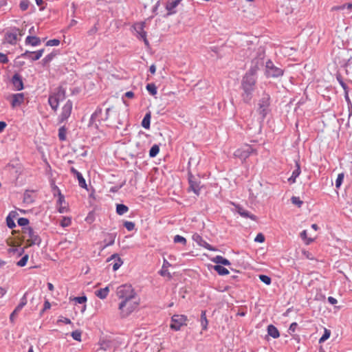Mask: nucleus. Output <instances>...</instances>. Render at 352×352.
I'll list each match as a JSON object with an SVG mask.
<instances>
[{
    "label": "nucleus",
    "mask_w": 352,
    "mask_h": 352,
    "mask_svg": "<svg viewBox=\"0 0 352 352\" xmlns=\"http://www.w3.org/2000/svg\"><path fill=\"white\" fill-rule=\"evenodd\" d=\"M259 279L262 283L267 285H270L272 282L271 278L269 276L265 274H260Z\"/></svg>",
    "instance_id": "ea45409f"
},
{
    "label": "nucleus",
    "mask_w": 352,
    "mask_h": 352,
    "mask_svg": "<svg viewBox=\"0 0 352 352\" xmlns=\"http://www.w3.org/2000/svg\"><path fill=\"white\" fill-rule=\"evenodd\" d=\"M67 131L64 126H62L58 130V138L60 141H65Z\"/></svg>",
    "instance_id": "72a5a7b5"
},
{
    "label": "nucleus",
    "mask_w": 352,
    "mask_h": 352,
    "mask_svg": "<svg viewBox=\"0 0 352 352\" xmlns=\"http://www.w3.org/2000/svg\"><path fill=\"white\" fill-rule=\"evenodd\" d=\"M18 223L19 226H22L23 228H26V226L29 223V220L26 218H20L18 220Z\"/></svg>",
    "instance_id": "8fccbe9b"
},
{
    "label": "nucleus",
    "mask_w": 352,
    "mask_h": 352,
    "mask_svg": "<svg viewBox=\"0 0 352 352\" xmlns=\"http://www.w3.org/2000/svg\"><path fill=\"white\" fill-rule=\"evenodd\" d=\"M30 2L28 0H21L19 3L20 9L22 11H25L29 8Z\"/></svg>",
    "instance_id": "a19ab883"
},
{
    "label": "nucleus",
    "mask_w": 352,
    "mask_h": 352,
    "mask_svg": "<svg viewBox=\"0 0 352 352\" xmlns=\"http://www.w3.org/2000/svg\"><path fill=\"white\" fill-rule=\"evenodd\" d=\"M160 151L159 146L156 144L153 145L151 148H150V156L151 157H155Z\"/></svg>",
    "instance_id": "4c0bfd02"
},
{
    "label": "nucleus",
    "mask_w": 352,
    "mask_h": 352,
    "mask_svg": "<svg viewBox=\"0 0 352 352\" xmlns=\"http://www.w3.org/2000/svg\"><path fill=\"white\" fill-rule=\"evenodd\" d=\"M291 201L293 204L298 206V207H300L302 202L300 201V198L296 196H293L291 198Z\"/></svg>",
    "instance_id": "09e8293b"
},
{
    "label": "nucleus",
    "mask_w": 352,
    "mask_h": 352,
    "mask_svg": "<svg viewBox=\"0 0 352 352\" xmlns=\"http://www.w3.org/2000/svg\"><path fill=\"white\" fill-rule=\"evenodd\" d=\"M340 85L344 88L345 90V97L346 100H349V95H348V91H347V86L345 85L344 82H340Z\"/></svg>",
    "instance_id": "4d7b16f0"
},
{
    "label": "nucleus",
    "mask_w": 352,
    "mask_h": 352,
    "mask_svg": "<svg viewBox=\"0 0 352 352\" xmlns=\"http://www.w3.org/2000/svg\"><path fill=\"white\" fill-rule=\"evenodd\" d=\"M256 78L252 72H249L244 76L242 80V88L243 94V100L245 102H249L252 98V94L254 89Z\"/></svg>",
    "instance_id": "f03ea898"
},
{
    "label": "nucleus",
    "mask_w": 352,
    "mask_h": 352,
    "mask_svg": "<svg viewBox=\"0 0 352 352\" xmlns=\"http://www.w3.org/2000/svg\"><path fill=\"white\" fill-rule=\"evenodd\" d=\"M109 292V287L107 286L105 287L104 288H102L96 291L95 294L100 299L104 300L107 297Z\"/></svg>",
    "instance_id": "4be33fe9"
},
{
    "label": "nucleus",
    "mask_w": 352,
    "mask_h": 352,
    "mask_svg": "<svg viewBox=\"0 0 352 352\" xmlns=\"http://www.w3.org/2000/svg\"><path fill=\"white\" fill-rule=\"evenodd\" d=\"M58 322H63V323L67 324L72 323L70 319H68V318H65V317H60L59 319L58 320Z\"/></svg>",
    "instance_id": "6e6d98bb"
},
{
    "label": "nucleus",
    "mask_w": 352,
    "mask_h": 352,
    "mask_svg": "<svg viewBox=\"0 0 352 352\" xmlns=\"http://www.w3.org/2000/svg\"><path fill=\"white\" fill-rule=\"evenodd\" d=\"M98 31V29L96 28V26H94L92 28H91L89 32H88V34L89 35H93L94 34H96Z\"/></svg>",
    "instance_id": "13d9d810"
},
{
    "label": "nucleus",
    "mask_w": 352,
    "mask_h": 352,
    "mask_svg": "<svg viewBox=\"0 0 352 352\" xmlns=\"http://www.w3.org/2000/svg\"><path fill=\"white\" fill-rule=\"evenodd\" d=\"M213 261L215 263L221 264L225 266L230 265V261L221 256H217L216 257L214 258Z\"/></svg>",
    "instance_id": "393cba45"
},
{
    "label": "nucleus",
    "mask_w": 352,
    "mask_h": 352,
    "mask_svg": "<svg viewBox=\"0 0 352 352\" xmlns=\"http://www.w3.org/2000/svg\"><path fill=\"white\" fill-rule=\"evenodd\" d=\"M236 210H238V212L241 214V217H245V218H250L252 220H254L255 219V217L253 214H251L250 213V212H248L246 210H245L244 209H243L241 207H238V208H236Z\"/></svg>",
    "instance_id": "c85d7f7f"
},
{
    "label": "nucleus",
    "mask_w": 352,
    "mask_h": 352,
    "mask_svg": "<svg viewBox=\"0 0 352 352\" xmlns=\"http://www.w3.org/2000/svg\"><path fill=\"white\" fill-rule=\"evenodd\" d=\"M6 221L9 228L12 229L13 228L16 227V223H14V220L11 218L10 215L8 216Z\"/></svg>",
    "instance_id": "de8ad7c7"
},
{
    "label": "nucleus",
    "mask_w": 352,
    "mask_h": 352,
    "mask_svg": "<svg viewBox=\"0 0 352 352\" xmlns=\"http://www.w3.org/2000/svg\"><path fill=\"white\" fill-rule=\"evenodd\" d=\"M27 298L25 295L22 297L21 299L20 303L18 305V306L16 307L14 310L12 311V315H17V314L22 309L23 307H24L27 304Z\"/></svg>",
    "instance_id": "a878e982"
},
{
    "label": "nucleus",
    "mask_w": 352,
    "mask_h": 352,
    "mask_svg": "<svg viewBox=\"0 0 352 352\" xmlns=\"http://www.w3.org/2000/svg\"><path fill=\"white\" fill-rule=\"evenodd\" d=\"M330 335H331L330 330L327 329V328H325L324 329V333H323L322 337H320V339H319V343L324 342L325 340H327L330 337Z\"/></svg>",
    "instance_id": "f704fd0d"
},
{
    "label": "nucleus",
    "mask_w": 352,
    "mask_h": 352,
    "mask_svg": "<svg viewBox=\"0 0 352 352\" xmlns=\"http://www.w3.org/2000/svg\"><path fill=\"white\" fill-rule=\"evenodd\" d=\"M187 318L184 315H174L171 319L170 328L179 331L181 327L186 325Z\"/></svg>",
    "instance_id": "6e6552de"
},
{
    "label": "nucleus",
    "mask_w": 352,
    "mask_h": 352,
    "mask_svg": "<svg viewBox=\"0 0 352 352\" xmlns=\"http://www.w3.org/2000/svg\"><path fill=\"white\" fill-rule=\"evenodd\" d=\"M265 76L268 78H278L283 74V71L280 67L274 65L272 60L265 63Z\"/></svg>",
    "instance_id": "423d86ee"
},
{
    "label": "nucleus",
    "mask_w": 352,
    "mask_h": 352,
    "mask_svg": "<svg viewBox=\"0 0 352 352\" xmlns=\"http://www.w3.org/2000/svg\"><path fill=\"white\" fill-rule=\"evenodd\" d=\"M145 25H146L145 22L137 23L134 24L133 28L137 34V37L139 39H142L146 47H148L149 43L146 38V32L144 31Z\"/></svg>",
    "instance_id": "1a4fd4ad"
},
{
    "label": "nucleus",
    "mask_w": 352,
    "mask_h": 352,
    "mask_svg": "<svg viewBox=\"0 0 352 352\" xmlns=\"http://www.w3.org/2000/svg\"><path fill=\"white\" fill-rule=\"evenodd\" d=\"M328 301H329L331 304H332V305H335V304H336V303H337V302H338V301H337V300H336V298H333V297H331V296H330V297H329V298H328Z\"/></svg>",
    "instance_id": "0e129e2a"
},
{
    "label": "nucleus",
    "mask_w": 352,
    "mask_h": 352,
    "mask_svg": "<svg viewBox=\"0 0 352 352\" xmlns=\"http://www.w3.org/2000/svg\"><path fill=\"white\" fill-rule=\"evenodd\" d=\"M113 108H107L106 109V117H105V120H107L109 118V115H110V113H111L113 111Z\"/></svg>",
    "instance_id": "052dcab7"
},
{
    "label": "nucleus",
    "mask_w": 352,
    "mask_h": 352,
    "mask_svg": "<svg viewBox=\"0 0 352 352\" xmlns=\"http://www.w3.org/2000/svg\"><path fill=\"white\" fill-rule=\"evenodd\" d=\"M72 109V103L70 100H67L64 105L62 106L61 111L58 116V122L63 123L67 120L70 116Z\"/></svg>",
    "instance_id": "9d476101"
},
{
    "label": "nucleus",
    "mask_w": 352,
    "mask_h": 352,
    "mask_svg": "<svg viewBox=\"0 0 352 352\" xmlns=\"http://www.w3.org/2000/svg\"><path fill=\"white\" fill-rule=\"evenodd\" d=\"M146 89L152 96H155L157 94V87L154 84H148L146 85Z\"/></svg>",
    "instance_id": "c9c22d12"
},
{
    "label": "nucleus",
    "mask_w": 352,
    "mask_h": 352,
    "mask_svg": "<svg viewBox=\"0 0 352 352\" xmlns=\"http://www.w3.org/2000/svg\"><path fill=\"white\" fill-rule=\"evenodd\" d=\"M265 241L264 235L262 233H258L254 238V241L258 243H263Z\"/></svg>",
    "instance_id": "5fc2aeb1"
},
{
    "label": "nucleus",
    "mask_w": 352,
    "mask_h": 352,
    "mask_svg": "<svg viewBox=\"0 0 352 352\" xmlns=\"http://www.w3.org/2000/svg\"><path fill=\"white\" fill-rule=\"evenodd\" d=\"M41 43V39L35 36H28L25 39V44L32 47L38 46Z\"/></svg>",
    "instance_id": "aec40b11"
},
{
    "label": "nucleus",
    "mask_w": 352,
    "mask_h": 352,
    "mask_svg": "<svg viewBox=\"0 0 352 352\" xmlns=\"http://www.w3.org/2000/svg\"><path fill=\"white\" fill-rule=\"evenodd\" d=\"M54 189L57 191L58 194V201H57V209L58 212L65 213L69 211L68 204L66 202L65 196L60 192V190L58 186H55Z\"/></svg>",
    "instance_id": "9b49d317"
},
{
    "label": "nucleus",
    "mask_w": 352,
    "mask_h": 352,
    "mask_svg": "<svg viewBox=\"0 0 352 352\" xmlns=\"http://www.w3.org/2000/svg\"><path fill=\"white\" fill-rule=\"evenodd\" d=\"M259 107L258 109V113L261 115L262 118L263 119L265 116L269 113V107H270V98L269 97L263 98L259 102Z\"/></svg>",
    "instance_id": "ddd939ff"
},
{
    "label": "nucleus",
    "mask_w": 352,
    "mask_h": 352,
    "mask_svg": "<svg viewBox=\"0 0 352 352\" xmlns=\"http://www.w3.org/2000/svg\"><path fill=\"white\" fill-rule=\"evenodd\" d=\"M72 338L80 342L81 340V332L78 330L74 331L71 333Z\"/></svg>",
    "instance_id": "c03bdc74"
},
{
    "label": "nucleus",
    "mask_w": 352,
    "mask_h": 352,
    "mask_svg": "<svg viewBox=\"0 0 352 352\" xmlns=\"http://www.w3.org/2000/svg\"><path fill=\"white\" fill-rule=\"evenodd\" d=\"M107 261H113V271H116L120 267V266H121L123 264V261L117 254H113V255L111 256L110 258H108Z\"/></svg>",
    "instance_id": "6ab92c4d"
},
{
    "label": "nucleus",
    "mask_w": 352,
    "mask_h": 352,
    "mask_svg": "<svg viewBox=\"0 0 352 352\" xmlns=\"http://www.w3.org/2000/svg\"><path fill=\"white\" fill-rule=\"evenodd\" d=\"M18 41V36L16 32H7L4 35V42L10 45H16Z\"/></svg>",
    "instance_id": "a211bd4d"
},
{
    "label": "nucleus",
    "mask_w": 352,
    "mask_h": 352,
    "mask_svg": "<svg viewBox=\"0 0 352 352\" xmlns=\"http://www.w3.org/2000/svg\"><path fill=\"white\" fill-rule=\"evenodd\" d=\"M344 173H340L338 175L336 181V186L337 188H339L342 185V181L344 179Z\"/></svg>",
    "instance_id": "58836bf2"
},
{
    "label": "nucleus",
    "mask_w": 352,
    "mask_h": 352,
    "mask_svg": "<svg viewBox=\"0 0 352 352\" xmlns=\"http://www.w3.org/2000/svg\"><path fill=\"white\" fill-rule=\"evenodd\" d=\"M6 122H3V121H0V132L3 131L4 129L6 128Z\"/></svg>",
    "instance_id": "680f3d73"
},
{
    "label": "nucleus",
    "mask_w": 352,
    "mask_h": 352,
    "mask_svg": "<svg viewBox=\"0 0 352 352\" xmlns=\"http://www.w3.org/2000/svg\"><path fill=\"white\" fill-rule=\"evenodd\" d=\"M116 296L121 300L138 298L133 287L127 284L120 285L117 288Z\"/></svg>",
    "instance_id": "20e7f679"
},
{
    "label": "nucleus",
    "mask_w": 352,
    "mask_h": 352,
    "mask_svg": "<svg viewBox=\"0 0 352 352\" xmlns=\"http://www.w3.org/2000/svg\"><path fill=\"white\" fill-rule=\"evenodd\" d=\"M155 71H156V67H155V65H151L150 66V73L152 74H154L155 73Z\"/></svg>",
    "instance_id": "774afa93"
},
{
    "label": "nucleus",
    "mask_w": 352,
    "mask_h": 352,
    "mask_svg": "<svg viewBox=\"0 0 352 352\" xmlns=\"http://www.w3.org/2000/svg\"><path fill=\"white\" fill-rule=\"evenodd\" d=\"M267 332L269 336H272L274 338H277L280 337V333L278 328L272 324L268 326Z\"/></svg>",
    "instance_id": "b1692460"
},
{
    "label": "nucleus",
    "mask_w": 352,
    "mask_h": 352,
    "mask_svg": "<svg viewBox=\"0 0 352 352\" xmlns=\"http://www.w3.org/2000/svg\"><path fill=\"white\" fill-rule=\"evenodd\" d=\"M71 222L72 220L70 217H64L60 220V225L61 227L66 228L69 227L71 225Z\"/></svg>",
    "instance_id": "473e14b6"
},
{
    "label": "nucleus",
    "mask_w": 352,
    "mask_h": 352,
    "mask_svg": "<svg viewBox=\"0 0 352 352\" xmlns=\"http://www.w3.org/2000/svg\"><path fill=\"white\" fill-rule=\"evenodd\" d=\"M11 83L13 86V89L16 91H21L23 89L22 77L19 74H16L12 77Z\"/></svg>",
    "instance_id": "2eb2a0df"
},
{
    "label": "nucleus",
    "mask_w": 352,
    "mask_h": 352,
    "mask_svg": "<svg viewBox=\"0 0 352 352\" xmlns=\"http://www.w3.org/2000/svg\"><path fill=\"white\" fill-rule=\"evenodd\" d=\"M138 305L139 300L138 298L121 300L118 307L120 316L122 318L128 317L138 308Z\"/></svg>",
    "instance_id": "7ed1b4c3"
},
{
    "label": "nucleus",
    "mask_w": 352,
    "mask_h": 352,
    "mask_svg": "<svg viewBox=\"0 0 352 352\" xmlns=\"http://www.w3.org/2000/svg\"><path fill=\"white\" fill-rule=\"evenodd\" d=\"M300 237L303 241H305L307 245L310 244L314 240L312 238L307 237V231L306 230H304L301 232Z\"/></svg>",
    "instance_id": "7c9ffc66"
},
{
    "label": "nucleus",
    "mask_w": 352,
    "mask_h": 352,
    "mask_svg": "<svg viewBox=\"0 0 352 352\" xmlns=\"http://www.w3.org/2000/svg\"><path fill=\"white\" fill-rule=\"evenodd\" d=\"M214 270L220 275H226L230 274L229 270L222 265H215L214 266Z\"/></svg>",
    "instance_id": "c756f323"
},
{
    "label": "nucleus",
    "mask_w": 352,
    "mask_h": 352,
    "mask_svg": "<svg viewBox=\"0 0 352 352\" xmlns=\"http://www.w3.org/2000/svg\"><path fill=\"white\" fill-rule=\"evenodd\" d=\"M74 301L77 302L79 304H82L87 302V297L85 296H79L74 298Z\"/></svg>",
    "instance_id": "603ef678"
},
{
    "label": "nucleus",
    "mask_w": 352,
    "mask_h": 352,
    "mask_svg": "<svg viewBox=\"0 0 352 352\" xmlns=\"http://www.w3.org/2000/svg\"><path fill=\"white\" fill-rule=\"evenodd\" d=\"M129 210L128 207L123 204H118L116 206V212L119 215H122L126 213Z\"/></svg>",
    "instance_id": "cd10ccee"
},
{
    "label": "nucleus",
    "mask_w": 352,
    "mask_h": 352,
    "mask_svg": "<svg viewBox=\"0 0 352 352\" xmlns=\"http://www.w3.org/2000/svg\"><path fill=\"white\" fill-rule=\"evenodd\" d=\"M45 50H38L36 52H30L26 50L21 54V57L25 58H30L32 60H36L41 58Z\"/></svg>",
    "instance_id": "4468645a"
},
{
    "label": "nucleus",
    "mask_w": 352,
    "mask_h": 352,
    "mask_svg": "<svg viewBox=\"0 0 352 352\" xmlns=\"http://www.w3.org/2000/svg\"><path fill=\"white\" fill-rule=\"evenodd\" d=\"M124 226L125 228L129 231L133 230L135 228V223L133 221H126L124 223Z\"/></svg>",
    "instance_id": "49530a36"
},
{
    "label": "nucleus",
    "mask_w": 352,
    "mask_h": 352,
    "mask_svg": "<svg viewBox=\"0 0 352 352\" xmlns=\"http://www.w3.org/2000/svg\"><path fill=\"white\" fill-rule=\"evenodd\" d=\"M29 256L28 254L23 256V257L18 261L17 265L23 267L27 265Z\"/></svg>",
    "instance_id": "79ce46f5"
},
{
    "label": "nucleus",
    "mask_w": 352,
    "mask_h": 352,
    "mask_svg": "<svg viewBox=\"0 0 352 352\" xmlns=\"http://www.w3.org/2000/svg\"><path fill=\"white\" fill-rule=\"evenodd\" d=\"M65 99V92L58 90L55 94L50 95L48 98V102L52 110L57 111L58 104Z\"/></svg>",
    "instance_id": "0eeeda50"
},
{
    "label": "nucleus",
    "mask_w": 352,
    "mask_h": 352,
    "mask_svg": "<svg viewBox=\"0 0 352 352\" xmlns=\"http://www.w3.org/2000/svg\"><path fill=\"white\" fill-rule=\"evenodd\" d=\"M168 268H163L162 267L161 270L160 271V275L164 277L168 278V279L172 278V274L168 272Z\"/></svg>",
    "instance_id": "e433bc0d"
},
{
    "label": "nucleus",
    "mask_w": 352,
    "mask_h": 352,
    "mask_svg": "<svg viewBox=\"0 0 352 352\" xmlns=\"http://www.w3.org/2000/svg\"><path fill=\"white\" fill-rule=\"evenodd\" d=\"M56 55V54H55V53H50V54H49L48 55H47L45 56V58H43L42 60L43 63H44V64L49 63L50 62H51L53 60V58H55Z\"/></svg>",
    "instance_id": "37998d69"
},
{
    "label": "nucleus",
    "mask_w": 352,
    "mask_h": 352,
    "mask_svg": "<svg viewBox=\"0 0 352 352\" xmlns=\"http://www.w3.org/2000/svg\"><path fill=\"white\" fill-rule=\"evenodd\" d=\"M60 44V41L58 39H52L46 43L47 46H58Z\"/></svg>",
    "instance_id": "3c124183"
},
{
    "label": "nucleus",
    "mask_w": 352,
    "mask_h": 352,
    "mask_svg": "<svg viewBox=\"0 0 352 352\" xmlns=\"http://www.w3.org/2000/svg\"><path fill=\"white\" fill-rule=\"evenodd\" d=\"M174 242L175 243H181L185 245L186 244V238H184L183 236H182L180 235H176L174 237Z\"/></svg>",
    "instance_id": "a18cd8bd"
},
{
    "label": "nucleus",
    "mask_w": 352,
    "mask_h": 352,
    "mask_svg": "<svg viewBox=\"0 0 352 352\" xmlns=\"http://www.w3.org/2000/svg\"><path fill=\"white\" fill-rule=\"evenodd\" d=\"M252 153L256 154V150L249 144H245L234 152V156L239 157L243 162L247 160Z\"/></svg>",
    "instance_id": "39448f33"
},
{
    "label": "nucleus",
    "mask_w": 352,
    "mask_h": 352,
    "mask_svg": "<svg viewBox=\"0 0 352 352\" xmlns=\"http://www.w3.org/2000/svg\"><path fill=\"white\" fill-rule=\"evenodd\" d=\"M20 240L21 243L25 244V248H30L34 245H39L41 243V238L30 227L22 228L20 234Z\"/></svg>",
    "instance_id": "f257e3e1"
},
{
    "label": "nucleus",
    "mask_w": 352,
    "mask_h": 352,
    "mask_svg": "<svg viewBox=\"0 0 352 352\" xmlns=\"http://www.w3.org/2000/svg\"><path fill=\"white\" fill-rule=\"evenodd\" d=\"M300 165L297 163L296 168L293 170L291 177L288 179L289 182L290 184H294L296 181V178L300 175Z\"/></svg>",
    "instance_id": "5701e85b"
},
{
    "label": "nucleus",
    "mask_w": 352,
    "mask_h": 352,
    "mask_svg": "<svg viewBox=\"0 0 352 352\" xmlns=\"http://www.w3.org/2000/svg\"><path fill=\"white\" fill-rule=\"evenodd\" d=\"M24 95L23 94H16L11 95V106L12 108H16L23 103Z\"/></svg>",
    "instance_id": "dca6fc26"
},
{
    "label": "nucleus",
    "mask_w": 352,
    "mask_h": 352,
    "mask_svg": "<svg viewBox=\"0 0 352 352\" xmlns=\"http://www.w3.org/2000/svg\"><path fill=\"white\" fill-rule=\"evenodd\" d=\"M50 307H51L50 302L49 301L46 300L44 304V310H48L50 309Z\"/></svg>",
    "instance_id": "69168bd1"
},
{
    "label": "nucleus",
    "mask_w": 352,
    "mask_h": 352,
    "mask_svg": "<svg viewBox=\"0 0 352 352\" xmlns=\"http://www.w3.org/2000/svg\"><path fill=\"white\" fill-rule=\"evenodd\" d=\"M179 3V0H174L171 2L167 3L166 8L168 10V14H173L175 13V8Z\"/></svg>",
    "instance_id": "412c9836"
},
{
    "label": "nucleus",
    "mask_w": 352,
    "mask_h": 352,
    "mask_svg": "<svg viewBox=\"0 0 352 352\" xmlns=\"http://www.w3.org/2000/svg\"><path fill=\"white\" fill-rule=\"evenodd\" d=\"M9 59L6 54L0 52V63L3 64L8 63Z\"/></svg>",
    "instance_id": "864d4df0"
},
{
    "label": "nucleus",
    "mask_w": 352,
    "mask_h": 352,
    "mask_svg": "<svg viewBox=\"0 0 352 352\" xmlns=\"http://www.w3.org/2000/svg\"><path fill=\"white\" fill-rule=\"evenodd\" d=\"M188 184H190V190L195 192L197 195L200 194L201 190V181L192 175V173H188Z\"/></svg>",
    "instance_id": "f8f14e48"
},
{
    "label": "nucleus",
    "mask_w": 352,
    "mask_h": 352,
    "mask_svg": "<svg viewBox=\"0 0 352 352\" xmlns=\"http://www.w3.org/2000/svg\"><path fill=\"white\" fill-rule=\"evenodd\" d=\"M125 96L128 98H133L134 97V93L133 91H127L125 94Z\"/></svg>",
    "instance_id": "338daca9"
},
{
    "label": "nucleus",
    "mask_w": 352,
    "mask_h": 352,
    "mask_svg": "<svg viewBox=\"0 0 352 352\" xmlns=\"http://www.w3.org/2000/svg\"><path fill=\"white\" fill-rule=\"evenodd\" d=\"M70 171L76 176L78 181V185L81 188H87V184L84 177L74 167H71Z\"/></svg>",
    "instance_id": "f3484780"
},
{
    "label": "nucleus",
    "mask_w": 352,
    "mask_h": 352,
    "mask_svg": "<svg viewBox=\"0 0 352 352\" xmlns=\"http://www.w3.org/2000/svg\"><path fill=\"white\" fill-rule=\"evenodd\" d=\"M201 324L203 330H206L207 326H208V320L206 319L205 311H202V312H201Z\"/></svg>",
    "instance_id": "2f4dec72"
},
{
    "label": "nucleus",
    "mask_w": 352,
    "mask_h": 352,
    "mask_svg": "<svg viewBox=\"0 0 352 352\" xmlns=\"http://www.w3.org/2000/svg\"><path fill=\"white\" fill-rule=\"evenodd\" d=\"M171 264L167 261L165 258L164 259V262H163V265L162 267L163 268H168L170 267H171Z\"/></svg>",
    "instance_id": "bf43d9fd"
},
{
    "label": "nucleus",
    "mask_w": 352,
    "mask_h": 352,
    "mask_svg": "<svg viewBox=\"0 0 352 352\" xmlns=\"http://www.w3.org/2000/svg\"><path fill=\"white\" fill-rule=\"evenodd\" d=\"M142 125L145 129H148L151 127V113H146L143 120Z\"/></svg>",
    "instance_id": "bb28decb"
},
{
    "label": "nucleus",
    "mask_w": 352,
    "mask_h": 352,
    "mask_svg": "<svg viewBox=\"0 0 352 352\" xmlns=\"http://www.w3.org/2000/svg\"><path fill=\"white\" fill-rule=\"evenodd\" d=\"M192 239H193L195 241H197V242H198V243H199V242H200L201 241H202L201 237L200 236H199L198 234H194V235H193Z\"/></svg>",
    "instance_id": "e2e57ef3"
}]
</instances>
